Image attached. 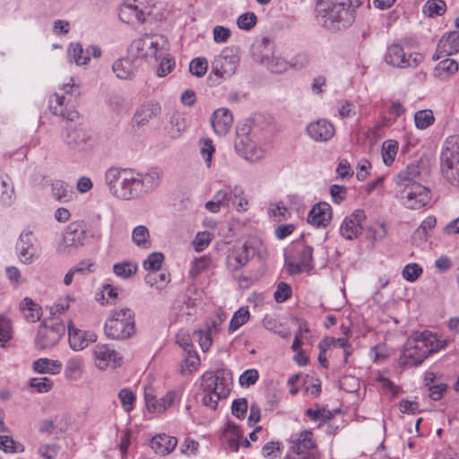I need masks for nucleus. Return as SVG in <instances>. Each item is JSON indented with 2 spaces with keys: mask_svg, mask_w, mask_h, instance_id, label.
I'll use <instances>...</instances> for the list:
<instances>
[{
  "mask_svg": "<svg viewBox=\"0 0 459 459\" xmlns=\"http://www.w3.org/2000/svg\"><path fill=\"white\" fill-rule=\"evenodd\" d=\"M212 264V260L208 255H203L199 258H195L192 262L191 269L189 271V275L192 278H196L203 272L207 270Z\"/></svg>",
  "mask_w": 459,
  "mask_h": 459,
  "instance_id": "nucleus-47",
  "label": "nucleus"
},
{
  "mask_svg": "<svg viewBox=\"0 0 459 459\" xmlns=\"http://www.w3.org/2000/svg\"><path fill=\"white\" fill-rule=\"evenodd\" d=\"M440 169L446 181L459 188V135H451L445 141L440 154Z\"/></svg>",
  "mask_w": 459,
  "mask_h": 459,
  "instance_id": "nucleus-6",
  "label": "nucleus"
},
{
  "mask_svg": "<svg viewBox=\"0 0 459 459\" xmlns=\"http://www.w3.org/2000/svg\"><path fill=\"white\" fill-rule=\"evenodd\" d=\"M285 266L290 274H298L314 267L313 248L303 241L295 242L285 253Z\"/></svg>",
  "mask_w": 459,
  "mask_h": 459,
  "instance_id": "nucleus-9",
  "label": "nucleus"
},
{
  "mask_svg": "<svg viewBox=\"0 0 459 459\" xmlns=\"http://www.w3.org/2000/svg\"><path fill=\"white\" fill-rule=\"evenodd\" d=\"M61 364L48 359H39L33 362V369L40 374H56L59 372Z\"/></svg>",
  "mask_w": 459,
  "mask_h": 459,
  "instance_id": "nucleus-38",
  "label": "nucleus"
},
{
  "mask_svg": "<svg viewBox=\"0 0 459 459\" xmlns=\"http://www.w3.org/2000/svg\"><path fill=\"white\" fill-rule=\"evenodd\" d=\"M222 440L225 442L229 448L237 452L240 446V439L242 438V432L238 426L232 422H229L222 433Z\"/></svg>",
  "mask_w": 459,
  "mask_h": 459,
  "instance_id": "nucleus-35",
  "label": "nucleus"
},
{
  "mask_svg": "<svg viewBox=\"0 0 459 459\" xmlns=\"http://www.w3.org/2000/svg\"><path fill=\"white\" fill-rule=\"evenodd\" d=\"M67 56L69 61L74 62L77 65H87L90 61L80 43H71L68 47Z\"/></svg>",
  "mask_w": 459,
  "mask_h": 459,
  "instance_id": "nucleus-37",
  "label": "nucleus"
},
{
  "mask_svg": "<svg viewBox=\"0 0 459 459\" xmlns=\"http://www.w3.org/2000/svg\"><path fill=\"white\" fill-rule=\"evenodd\" d=\"M281 445L279 442L271 441L262 448V454L265 458L275 459L281 455Z\"/></svg>",
  "mask_w": 459,
  "mask_h": 459,
  "instance_id": "nucleus-59",
  "label": "nucleus"
},
{
  "mask_svg": "<svg viewBox=\"0 0 459 459\" xmlns=\"http://www.w3.org/2000/svg\"><path fill=\"white\" fill-rule=\"evenodd\" d=\"M403 205L411 210H419L428 204L430 201V191L420 184L400 191Z\"/></svg>",
  "mask_w": 459,
  "mask_h": 459,
  "instance_id": "nucleus-18",
  "label": "nucleus"
},
{
  "mask_svg": "<svg viewBox=\"0 0 459 459\" xmlns=\"http://www.w3.org/2000/svg\"><path fill=\"white\" fill-rule=\"evenodd\" d=\"M248 405L246 398L236 399L232 403L231 411L234 416L243 419L247 413Z\"/></svg>",
  "mask_w": 459,
  "mask_h": 459,
  "instance_id": "nucleus-63",
  "label": "nucleus"
},
{
  "mask_svg": "<svg viewBox=\"0 0 459 459\" xmlns=\"http://www.w3.org/2000/svg\"><path fill=\"white\" fill-rule=\"evenodd\" d=\"M68 335L70 347L74 351H82L97 340L94 333L82 331L74 327L71 324L68 325Z\"/></svg>",
  "mask_w": 459,
  "mask_h": 459,
  "instance_id": "nucleus-29",
  "label": "nucleus"
},
{
  "mask_svg": "<svg viewBox=\"0 0 459 459\" xmlns=\"http://www.w3.org/2000/svg\"><path fill=\"white\" fill-rule=\"evenodd\" d=\"M202 403L211 410H216L218 402L226 398L230 391L231 379L225 370L206 372L202 376Z\"/></svg>",
  "mask_w": 459,
  "mask_h": 459,
  "instance_id": "nucleus-4",
  "label": "nucleus"
},
{
  "mask_svg": "<svg viewBox=\"0 0 459 459\" xmlns=\"http://www.w3.org/2000/svg\"><path fill=\"white\" fill-rule=\"evenodd\" d=\"M164 255L161 253H152L146 260L143 261V266L147 271H158L161 267Z\"/></svg>",
  "mask_w": 459,
  "mask_h": 459,
  "instance_id": "nucleus-55",
  "label": "nucleus"
},
{
  "mask_svg": "<svg viewBox=\"0 0 459 459\" xmlns=\"http://www.w3.org/2000/svg\"><path fill=\"white\" fill-rule=\"evenodd\" d=\"M138 65V62L129 57L127 54L126 57L120 58L113 64L112 70L117 78L132 80L135 75Z\"/></svg>",
  "mask_w": 459,
  "mask_h": 459,
  "instance_id": "nucleus-30",
  "label": "nucleus"
},
{
  "mask_svg": "<svg viewBox=\"0 0 459 459\" xmlns=\"http://www.w3.org/2000/svg\"><path fill=\"white\" fill-rule=\"evenodd\" d=\"M332 219V208L329 204L320 202L315 204L307 215V222L315 227H325Z\"/></svg>",
  "mask_w": 459,
  "mask_h": 459,
  "instance_id": "nucleus-27",
  "label": "nucleus"
},
{
  "mask_svg": "<svg viewBox=\"0 0 459 459\" xmlns=\"http://www.w3.org/2000/svg\"><path fill=\"white\" fill-rule=\"evenodd\" d=\"M420 175V167L418 164L411 163L404 169L399 172L395 178V183L400 191L404 188L412 186V185L419 184L416 180Z\"/></svg>",
  "mask_w": 459,
  "mask_h": 459,
  "instance_id": "nucleus-31",
  "label": "nucleus"
},
{
  "mask_svg": "<svg viewBox=\"0 0 459 459\" xmlns=\"http://www.w3.org/2000/svg\"><path fill=\"white\" fill-rule=\"evenodd\" d=\"M257 18L254 13H245L238 16L237 24L239 29L249 30L256 24Z\"/></svg>",
  "mask_w": 459,
  "mask_h": 459,
  "instance_id": "nucleus-57",
  "label": "nucleus"
},
{
  "mask_svg": "<svg viewBox=\"0 0 459 459\" xmlns=\"http://www.w3.org/2000/svg\"><path fill=\"white\" fill-rule=\"evenodd\" d=\"M118 398L125 411L130 412L134 410L135 395L129 388H123L118 393Z\"/></svg>",
  "mask_w": 459,
  "mask_h": 459,
  "instance_id": "nucleus-49",
  "label": "nucleus"
},
{
  "mask_svg": "<svg viewBox=\"0 0 459 459\" xmlns=\"http://www.w3.org/2000/svg\"><path fill=\"white\" fill-rule=\"evenodd\" d=\"M93 237L85 221H72L64 230L62 239L56 247V252L60 255H68L73 250L83 247L88 238Z\"/></svg>",
  "mask_w": 459,
  "mask_h": 459,
  "instance_id": "nucleus-7",
  "label": "nucleus"
},
{
  "mask_svg": "<svg viewBox=\"0 0 459 459\" xmlns=\"http://www.w3.org/2000/svg\"><path fill=\"white\" fill-rule=\"evenodd\" d=\"M104 332L112 340H125L135 333L134 313L127 307L115 308L110 311L105 325Z\"/></svg>",
  "mask_w": 459,
  "mask_h": 459,
  "instance_id": "nucleus-5",
  "label": "nucleus"
},
{
  "mask_svg": "<svg viewBox=\"0 0 459 459\" xmlns=\"http://www.w3.org/2000/svg\"><path fill=\"white\" fill-rule=\"evenodd\" d=\"M251 246L244 243L241 246H235L227 252L226 264L231 272H236L244 267L250 259Z\"/></svg>",
  "mask_w": 459,
  "mask_h": 459,
  "instance_id": "nucleus-24",
  "label": "nucleus"
},
{
  "mask_svg": "<svg viewBox=\"0 0 459 459\" xmlns=\"http://www.w3.org/2000/svg\"><path fill=\"white\" fill-rule=\"evenodd\" d=\"M233 205L238 212H246L248 208V201L244 196V189L240 186L233 187Z\"/></svg>",
  "mask_w": 459,
  "mask_h": 459,
  "instance_id": "nucleus-53",
  "label": "nucleus"
},
{
  "mask_svg": "<svg viewBox=\"0 0 459 459\" xmlns=\"http://www.w3.org/2000/svg\"><path fill=\"white\" fill-rule=\"evenodd\" d=\"M160 41H163L162 37L145 35L142 38L136 39L130 44L127 53L129 57L135 61L153 57L158 61V55L161 56L162 48Z\"/></svg>",
  "mask_w": 459,
  "mask_h": 459,
  "instance_id": "nucleus-11",
  "label": "nucleus"
},
{
  "mask_svg": "<svg viewBox=\"0 0 459 459\" xmlns=\"http://www.w3.org/2000/svg\"><path fill=\"white\" fill-rule=\"evenodd\" d=\"M240 50L238 47L224 48L212 64V73L220 78L232 76L239 65Z\"/></svg>",
  "mask_w": 459,
  "mask_h": 459,
  "instance_id": "nucleus-13",
  "label": "nucleus"
},
{
  "mask_svg": "<svg viewBox=\"0 0 459 459\" xmlns=\"http://www.w3.org/2000/svg\"><path fill=\"white\" fill-rule=\"evenodd\" d=\"M161 107L157 101L150 100L143 103L135 111L133 122L137 126L147 125L151 119L160 116Z\"/></svg>",
  "mask_w": 459,
  "mask_h": 459,
  "instance_id": "nucleus-26",
  "label": "nucleus"
},
{
  "mask_svg": "<svg viewBox=\"0 0 459 459\" xmlns=\"http://www.w3.org/2000/svg\"><path fill=\"white\" fill-rule=\"evenodd\" d=\"M162 179L163 171L158 167L150 168L144 172L110 167L104 174L109 194L123 201L138 200L152 194L160 186Z\"/></svg>",
  "mask_w": 459,
  "mask_h": 459,
  "instance_id": "nucleus-1",
  "label": "nucleus"
},
{
  "mask_svg": "<svg viewBox=\"0 0 459 459\" xmlns=\"http://www.w3.org/2000/svg\"><path fill=\"white\" fill-rule=\"evenodd\" d=\"M23 317L31 323L39 321L42 316L41 307L35 303L30 298H24L19 306Z\"/></svg>",
  "mask_w": 459,
  "mask_h": 459,
  "instance_id": "nucleus-33",
  "label": "nucleus"
},
{
  "mask_svg": "<svg viewBox=\"0 0 459 459\" xmlns=\"http://www.w3.org/2000/svg\"><path fill=\"white\" fill-rule=\"evenodd\" d=\"M292 443L294 455L305 459H317L316 446L310 430H303L292 436Z\"/></svg>",
  "mask_w": 459,
  "mask_h": 459,
  "instance_id": "nucleus-21",
  "label": "nucleus"
},
{
  "mask_svg": "<svg viewBox=\"0 0 459 459\" xmlns=\"http://www.w3.org/2000/svg\"><path fill=\"white\" fill-rule=\"evenodd\" d=\"M215 152V148L212 145V142L211 140H204L202 143L200 148V153L202 158L204 159L207 168H211L212 166V157Z\"/></svg>",
  "mask_w": 459,
  "mask_h": 459,
  "instance_id": "nucleus-60",
  "label": "nucleus"
},
{
  "mask_svg": "<svg viewBox=\"0 0 459 459\" xmlns=\"http://www.w3.org/2000/svg\"><path fill=\"white\" fill-rule=\"evenodd\" d=\"M12 338V323L5 316H0V342H6Z\"/></svg>",
  "mask_w": 459,
  "mask_h": 459,
  "instance_id": "nucleus-61",
  "label": "nucleus"
},
{
  "mask_svg": "<svg viewBox=\"0 0 459 459\" xmlns=\"http://www.w3.org/2000/svg\"><path fill=\"white\" fill-rule=\"evenodd\" d=\"M365 220V212L360 209L355 210L342 220L339 229L340 235L347 240L357 238L362 233V222Z\"/></svg>",
  "mask_w": 459,
  "mask_h": 459,
  "instance_id": "nucleus-20",
  "label": "nucleus"
},
{
  "mask_svg": "<svg viewBox=\"0 0 459 459\" xmlns=\"http://www.w3.org/2000/svg\"><path fill=\"white\" fill-rule=\"evenodd\" d=\"M178 440L165 434L158 435L152 439V448L158 454L168 455L177 446Z\"/></svg>",
  "mask_w": 459,
  "mask_h": 459,
  "instance_id": "nucleus-34",
  "label": "nucleus"
},
{
  "mask_svg": "<svg viewBox=\"0 0 459 459\" xmlns=\"http://www.w3.org/2000/svg\"><path fill=\"white\" fill-rule=\"evenodd\" d=\"M437 51L446 56L459 52V31L454 30L445 33L437 44Z\"/></svg>",
  "mask_w": 459,
  "mask_h": 459,
  "instance_id": "nucleus-32",
  "label": "nucleus"
},
{
  "mask_svg": "<svg viewBox=\"0 0 459 459\" xmlns=\"http://www.w3.org/2000/svg\"><path fill=\"white\" fill-rule=\"evenodd\" d=\"M308 136L316 142H327L333 138L335 134L333 125L326 119H317L307 126Z\"/></svg>",
  "mask_w": 459,
  "mask_h": 459,
  "instance_id": "nucleus-25",
  "label": "nucleus"
},
{
  "mask_svg": "<svg viewBox=\"0 0 459 459\" xmlns=\"http://www.w3.org/2000/svg\"><path fill=\"white\" fill-rule=\"evenodd\" d=\"M448 340L430 331L416 333L410 337L400 356L399 362L404 367H417L429 356L445 350Z\"/></svg>",
  "mask_w": 459,
  "mask_h": 459,
  "instance_id": "nucleus-2",
  "label": "nucleus"
},
{
  "mask_svg": "<svg viewBox=\"0 0 459 459\" xmlns=\"http://www.w3.org/2000/svg\"><path fill=\"white\" fill-rule=\"evenodd\" d=\"M186 358L180 366L182 375L191 374L197 370L200 366V359L195 351H186Z\"/></svg>",
  "mask_w": 459,
  "mask_h": 459,
  "instance_id": "nucleus-39",
  "label": "nucleus"
},
{
  "mask_svg": "<svg viewBox=\"0 0 459 459\" xmlns=\"http://www.w3.org/2000/svg\"><path fill=\"white\" fill-rule=\"evenodd\" d=\"M152 0H124L119 18L127 24L143 23L152 12Z\"/></svg>",
  "mask_w": 459,
  "mask_h": 459,
  "instance_id": "nucleus-15",
  "label": "nucleus"
},
{
  "mask_svg": "<svg viewBox=\"0 0 459 459\" xmlns=\"http://www.w3.org/2000/svg\"><path fill=\"white\" fill-rule=\"evenodd\" d=\"M182 397L180 390H169L162 397L157 399L152 394L145 392L144 399L146 407L151 412L162 413L169 408L179 403Z\"/></svg>",
  "mask_w": 459,
  "mask_h": 459,
  "instance_id": "nucleus-19",
  "label": "nucleus"
},
{
  "mask_svg": "<svg viewBox=\"0 0 459 459\" xmlns=\"http://www.w3.org/2000/svg\"><path fill=\"white\" fill-rule=\"evenodd\" d=\"M160 56V54L158 55ZM160 61L159 67L157 69V75L159 77H165L168 75L175 66V61L169 56H164L162 51L161 56H158Z\"/></svg>",
  "mask_w": 459,
  "mask_h": 459,
  "instance_id": "nucleus-54",
  "label": "nucleus"
},
{
  "mask_svg": "<svg viewBox=\"0 0 459 459\" xmlns=\"http://www.w3.org/2000/svg\"><path fill=\"white\" fill-rule=\"evenodd\" d=\"M208 68V62L204 57L194 58L189 64V71L193 75L197 77L204 76Z\"/></svg>",
  "mask_w": 459,
  "mask_h": 459,
  "instance_id": "nucleus-51",
  "label": "nucleus"
},
{
  "mask_svg": "<svg viewBox=\"0 0 459 459\" xmlns=\"http://www.w3.org/2000/svg\"><path fill=\"white\" fill-rule=\"evenodd\" d=\"M150 233L147 227L139 225L133 230L132 240L139 247L147 248L149 244Z\"/></svg>",
  "mask_w": 459,
  "mask_h": 459,
  "instance_id": "nucleus-44",
  "label": "nucleus"
},
{
  "mask_svg": "<svg viewBox=\"0 0 459 459\" xmlns=\"http://www.w3.org/2000/svg\"><path fill=\"white\" fill-rule=\"evenodd\" d=\"M422 273L423 269L420 264L416 263H411L403 267L402 275L405 281L409 282H414L420 278Z\"/></svg>",
  "mask_w": 459,
  "mask_h": 459,
  "instance_id": "nucleus-48",
  "label": "nucleus"
},
{
  "mask_svg": "<svg viewBox=\"0 0 459 459\" xmlns=\"http://www.w3.org/2000/svg\"><path fill=\"white\" fill-rule=\"evenodd\" d=\"M387 230L384 223L371 225L368 230V238L372 243L382 241L386 236Z\"/></svg>",
  "mask_w": 459,
  "mask_h": 459,
  "instance_id": "nucleus-52",
  "label": "nucleus"
},
{
  "mask_svg": "<svg viewBox=\"0 0 459 459\" xmlns=\"http://www.w3.org/2000/svg\"><path fill=\"white\" fill-rule=\"evenodd\" d=\"M259 374L256 369L251 368L244 371L239 377V384L241 386L248 387L256 383Z\"/></svg>",
  "mask_w": 459,
  "mask_h": 459,
  "instance_id": "nucleus-62",
  "label": "nucleus"
},
{
  "mask_svg": "<svg viewBox=\"0 0 459 459\" xmlns=\"http://www.w3.org/2000/svg\"><path fill=\"white\" fill-rule=\"evenodd\" d=\"M446 11L444 0H428L422 7V12L429 17L441 16Z\"/></svg>",
  "mask_w": 459,
  "mask_h": 459,
  "instance_id": "nucleus-42",
  "label": "nucleus"
},
{
  "mask_svg": "<svg viewBox=\"0 0 459 459\" xmlns=\"http://www.w3.org/2000/svg\"><path fill=\"white\" fill-rule=\"evenodd\" d=\"M211 124L218 135H225L230 130L233 124V116L227 108L216 109L211 117Z\"/></svg>",
  "mask_w": 459,
  "mask_h": 459,
  "instance_id": "nucleus-28",
  "label": "nucleus"
},
{
  "mask_svg": "<svg viewBox=\"0 0 459 459\" xmlns=\"http://www.w3.org/2000/svg\"><path fill=\"white\" fill-rule=\"evenodd\" d=\"M93 357L97 368L103 370L109 364L114 368L121 365L122 358L118 353L108 344H97L93 348Z\"/></svg>",
  "mask_w": 459,
  "mask_h": 459,
  "instance_id": "nucleus-23",
  "label": "nucleus"
},
{
  "mask_svg": "<svg viewBox=\"0 0 459 459\" xmlns=\"http://www.w3.org/2000/svg\"><path fill=\"white\" fill-rule=\"evenodd\" d=\"M398 146V143L395 140H386L383 143L382 159L385 165L390 166L394 162L397 154Z\"/></svg>",
  "mask_w": 459,
  "mask_h": 459,
  "instance_id": "nucleus-43",
  "label": "nucleus"
},
{
  "mask_svg": "<svg viewBox=\"0 0 459 459\" xmlns=\"http://www.w3.org/2000/svg\"><path fill=\"white\" fill-rule=\"evenodd\" d=\"M82 360L80 358H70L65 364V374L68 378L75 379L82 372Z\"/></svg>",
  "mask_w": 459,
  "mask_h": 459,
  "instance_id": "nucleus-50",
  "label": "nucleus"
},
{
  "mask_svg": "<svg viewBox=\"0 0 459 459\" xmlns=\"http://www.w3.org/2000/svg\"><path fill=\"white\" fill-rule=\"evenodd\" d=\"M137 268H138L137 264L126 261V262L115 264L113 266V272L118 277L126 279V278H129L130 276L135 274L137 272Z\"/></svg>",
  "mask_w": 459,
  "mask_h": 459,
  "instance_id": "nucleus-45",
  "label": "nucleus"
},
{
  "mask_svg": "<svg viewBox=\"0 0 459 459\" xmlns=\"http://www.w3.org/2000/svg\"><path fill=\"white\" fill-rule=\"evenodd\" d=\"M80 85L75 83L74 78L70 79L68 83H65L58 92H56L48 100V108L54 116L62 117L70 121H74L78 117V113L74 110L70 103L72 101V94L76 91L79 93Z\"/></svg>",
  "mask_w": 459,
  "mask_h": 459,
  "instance_id": "nucleus-8",
  "label": "nucleus"
},
{
  "mask_svg": "<svg viewBox=\"0 0 459 459\" xmlns=\"http://www.w3.org/2000/svg\"><path fill=\"white\" fill-rule=\"evenodd\" d=\"M435 122V117L431 109L419 110L414 114V124L417 129L425 130Z\"/></svg>",
  "mask_w": 459,
  "mask_h": 459,
  "instance_id": "nucleus-41",
  "label": "nucleus"
},
{
  "mask_svg": "<svg viewBox=\"0 0 459 459\" xmlns=\"http://www.w3.org/2000/svg\"><path fill=\"white\" fill-rule=\"evenodd\" d=\"M272 48L270 39L264 37L253 45V56L272 73L281 74L287 70L288 63L281 57L273 56Z\"/></svg>",
  "mask_w": 459,
  "mask_h": 459,
  "instance_id": "nucleus-12",
  "label": "nucleus"
},
{
  "mask_svg": "<svg viewBox=\"0 0 459 459\" xmlns=\"http://www.w3.org/2000/svg\"><path fill=\"white\" fill-rule=\"evenodd\" d=\"M458 68L459 65L455 59L446 58L436 65L433 76L439 80H446L455 74Z\"/></svg>",
  "mask_w": 459,
  "mask_h": 459,
  "instance_id": "nucleus-36",
  "label": "nucleus"
},
{
  "mask_svg": "<svg viewBox=\"0 0 459 459\" xmlns=\"http://www.w3.org/2000/svg\"><path fill=\"white\" fill-rule=\"evenodd\" d=\"M51 191L57 201H67L71 195L69 186L62 180H54L51 184Z\"/></svg>",
  "mask_w": 459,
  "mask_h": 459,
  "instance_id": "nucleus-46",
  "label": "nucleus"
},
{
  "mask_svg": "<svg viewBox=\"0 0 459 459\" xmlns=\"http://www.w3.org/2000/svg\"><path fill=\"white\" fill-rule=\"evenodd\" d=\"M291 296V288L285 282H280L274 292V299L279 302L286 301Z\"/></svg>",
  "mask_w": 459,
  "mask_h": 459,
  "instance_id": "nucleus-64",
  "label": "nucleus"
},
{
  "mask_svg": "<svg viewBox=\"0 0 459 459\" xmlns=\"http://www.w3.org/2000/svg\"><path fill=\"white\" fill-rule=\"evenodd\" d=\"M317 22L330 30L348 28L355 21V9L337 0H320L316 6Z\"/></svg>",
  "mask_w": 459,
  "mask_h": 459,
  "instance_id": "nucleus-3",
  "label": "nucleus"
},
{
  "mask_svg": "<svg viewBox=\"0 0 459 459\" xmlns=\"http://www.w3.org/2000/svg\"><path fill=\"white\" fill-rule=\"evenodd\" d=\"M249 128L247 125L238 127L235 150L246 160L257 162L264 157V150L257 145Z\"/></svg>",
  "mask_w": 459,
  "mask_h": 459,
  "instance_id": "nucleus-10",
  "label": "nucleus"
},
{
  "mask_svg": "<svg viewBox=\"0 0 459 459\" xmlns=\"http://www.w3.org/2000/svg\"><path fill=\"white\" fill-rule=\"evenodd\" d=\"M30 385L38 393H48L53 387V382L47 377H34L30 379Z\"/></svg>",
  "mask_w": 459,
  "mask_h": 459,
  "instance_id": "nucleus-56",
  "label": "nucleus"
},
{
  "mask_svg": "<svg viewBox=\"0 0 459 459\" xmlns=\"http://www.w3.org/2000/svg\"><path fill=\"white\" fill-rule=\"evenodd\" d=\"M349 345L350 343L346 338L335 339L333 337H326L319 342L318 347L320 350H323L325 347L341 348L343 350Z\"/></svg>",
  "mask_w": 459,
  "mask_h": 459,
  "instance_id": "nucleus-58",
  "label": "nucleus"
},
{
  "mask_svg": "<svg viewBox=\"0 0 459 459\" xmlns=\"http://www.w3.org/2000/svg\"><path fill=\"white\" fill-rule=\"evenodd\" d=\"M250 317V313L247 307H241L238 309L230 321L229 332L230 333L237 331L244 324H246Z\"/></svg>",
  "mask_w": 459,
  "mask_h": 459,
  "instance_id": "nucleus-40",
  "label": "nucleus"
},
{
  "mask_svg": "<svg viewBox=\"0 0 459 459\" xmlns=\"http://www.w3.org/2000/svg\"><path fill=\"white\" fill-rule=\"evenodd\" d=\"M63 138L68 150L74 153H86L96 145L93 134L82 127L68 128Z\"/></svg>",
  "mask_w": 459,
  "mask_h": 459,
  "instance_id": "nucleus-14",
  "label": "nucleus"
},
{
  "mask_svg": "<svg viewBox=\"0 0 459 459\" xmlns=\"http://www.w3.org/2000/svg\"><path fill=\"white\" fill-rule=\"evenodd\" d=\"M385 59L390 65L399 68H407L416 67L421 63L423 57L417 52L410 53L407 56L401 45L393 44L387 48Z\"/></svg>",
  "mask_w": 459,
  "mask_h": 459,
  "instance_id": "nucleus-16",
  "label": "nucleus"
},
{
  "mask_svg": "<svg viewBox=\"0 0 459 459\" xmlns=\"http://www.w3.org/2000/svg\"><path fill=\"white\" fill-rule=\"evenodd\" d=\"M19 258L23 264H30L39 256L37 238L32 232H22L17 243Z\"/></svg>",
  "mask_w": 459,
  "mask_h": 459,
  "instance_id": "nucleus-22",
  "label": "nucleus"
},
{
  "mask_svg": "<svg viewBox=\"0 0 459 459\" xmlns=\"http://www.w3.org/2000/svg\"><path fill=\"white\" fill-rule=\"evenodd\" d=\"M65 333V325L62 323H54L47 325L45 322L39 326L35 337V346L37 349H48L56 345Z\"/></svg>",
  "mask_w": 459,
  "mask_h": 459,
  "instance_id": "nucleus-17",
  "label": "nucleus"
}]
</instances>
